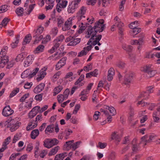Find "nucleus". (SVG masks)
<instances>
[{
	"label": "nucleus",
	"mask_w": 160,
	"mask_h": 160,
	"mask_svg": "<svg viewBox=\"0 0 160 160\" xmlns=\"http://www.w3.org/2000/svg\"><path fill=\"white\" fill-rule=\"evenodd\" d=\"M115 158V153L114 152L111 153L108 157L109 160H114Z\"/></svg>",
	"instance_id": "69168bd1"
},
{
	"label": "nucleus",
	"mask_w": 160,
	"mask_h": 160,
	"mask_svg": "<svg viewBox=\"0 0 160 160\" xmlns=\"http://www.w3.org/2000/svg\"><path fill=\"white\" fill-rule=\"evenodd\" d=\"M32 37L30 35H28L25 37L23 42V45H25L29 43L31 40Z\"/></svg>",
	"instance_id": "cd10ccee"
},
{
	"label": "nucleus",
	"mask_w": 160,
	"mask_h": 160,
	"mask_svg": "<svg viewBox=\"0 0 160 160\" xmlns=\"http://www.w3.org/2000/svg\"><path fill=\"white\" fill-rule=\"evenodd\" d=\"M66 154V153H64L57 155L55 157L54 160H62L67 156Z\"/></svg>",
	"instance_id": "5701e85b"
},
{
	"label": "nucleus",
	"mask_w": 160,
	"mask_h": 160,
	"mask_svg": "<svg viewBox=\"0 0 160 160\" xmlns=\"http://www.w3.org/2000/svg\"><path fill=\"white\" fill-rule=\"evenodd\" d=\"M101 31L100 28H99L96 26L94 25L92 28L90 26L89 27L88 30L86 32L87 35H86L85 37L87 38H89L90 37V35L92 32H93L97 34L98 32H99V31Z\"/></svg>",
	"instance_id": "0eeeda50"
},
{
	"label": "nucleus",
	"mask_w": 160,
	"mask_h": 160,
	"mask_svg": "<svg viewBox=\"0 0 160 160\" xmlns=\"http://www.w3.org/2000/svg\"><path fill=\"white\" fill-rule=\"evenodd\" d=\"M19 90V88H16L14 89L10 94L9 97L11 98L15 95L18 93Z\"/></svg>",
	"instance_id": "f704fd0d"
},
{
	"label": "nucleus",
	"mask_w": 160,
	"mask_h": 160,
	"mask_svg": "<svg viewBox=\"0 0 160 160\" xmlns=\"http://www.w3.org/2000/svg\"><path fill=\"white\" fill-rule=\"evenodd\" d=\"M114 74L115 72L114 69L112 68H110L108 71V81H111L112 80Z\"/></svg>",
	"instance_id": "2eb2a0df"
},
{
	"label": "nucleus",
	"mask_w": 160,
	"mask_h": 160,
	"mask_svg": "<svg viewBox=\"0 0 160 160\" xmlns=\"http://www.w3.org/2000/svg\"><path fill=\"white\" fill-rule=\"evenodd\" d=\"M51 36L48 35H47L45 38H43L42 41V43L43 44H46L48 42H49L51 40Z\"/></svg>",
	"instance_id": "4c0bfd02"
},
{
	"label": "nucleus",
	"mask_w": 160,
	"mask_h": 160,
	"mask_svg": "<svg viewBox=\"0 0 160 160\" xmlns=\"http://www.w3.org/2000/svg\"><path fill=\"white\" fill-rule=\"evenodd\" d=\"M151 66V65H150L144 66L141 70L142 71L144 72H146L148 74V72L152 69Z\"/></svg>",
	"instance_id": "7c9ffc66"
},
{
	"label": "nucleus",
	"mask_w": 160,
	"mask_h": 160,
	"mask_svg": "<svg viewBox=\"0 0 160 160\" xmlns=\"http://www.w3.org/2000/svg\"><path fill=\"white\" fill-rule=\"evenodd\" d=\"M112 139H114L116 141H117L118 143L120 142L121 140L118 134H117L115 132L112 133Z\"/></svg>",
	"instance_id": "a878e982"
},
{
	"label": "nucleus",
	"mask_w": 160,
	"mask_h": 160,
	"mask_svg": "<svg viewBox=\"0 0 160 160\" xmlns=\"http://www.w3.org/2000/svg\"><path fill=\"white\" fill-rule=\"evenodd\" d=\"M38 125L37 122H35L33 123L32 122H30L27 127V130L29 131L33 129L34 128L37 127Z\"/></svg>",
	"instance_id": "6ab92c4d"
},
{
	"label": "nucleus",
	"mask_w": 160,
	"mask_h": 160,
	"mask_svg": "<svg viewBox=\"0 0 160 160\" xmlns=\"http://www.w3.org/2000/svg\"><path fill=\"white\" fill-rule=\"evenodd\" d=\"M59 149V147L58 146H57L52 148L48 154L49 155L52 156L55 154L57 152Z\"/></svg>",
	"instance_id": "393cba45"
},
{
	"label": "nucleus",
	"mask_w": 160,
	"mask_h": 160,
	"mask_svg": "<svg viewBox=\"0 0 160 160\" xmlns=\"http://www.w3.org/2000/svg\"><path fill=\"white\" fill-rule=\"evenodd\" d=\"M8 6L7 5H3L0 7V13H3L7 11L8 10Z\"/></svg>",
	"instance_id": "a19ab883"
},
{
	"label": "nucleus",
	"mask_w": 160,
	"mask_h": 160,
	"mask_svg": "<svg viewBox=\"0 0 160 160\" xmlns=\"http://www.w3.org/2000/svg\"><path fill=\"white\" fill-rule=\"evenodd\" d=\"M42 94L37 95L35 97V99L37 101H41L42 99Z\"/></svg>",
	"instance_id": "e2e57ef3"
},
{
	"label": "nucleus",
	"mask_w": 160,
	"mask_h": 160,
	"mask_svg": "<svg viewBox=\"0 0 160 160\" xmlns=\"http://www.w3.org/2000/svg\"><path fill=\"white\" fill-rule=\"evenodd\" d=\"M98 74V70L95 69L93 71L87 73L86 74V78H90L91 76L96 77Z\"/></svg>",
	"instance_id": "a211bd4d"
},
{
	"label": "nucleus",
	"mask_w": 160,
	"mask_h": 160,
	"mask_svg": "<svg viewBox=\"0 0 160 160\" xmlns=\"http://www.w3.org/2000/svg\"><path fill=\"white\" fill-rule=\"evenodd\" d=\"M156 73L157 72L156 71L152 70V69H151V70L148 72V74H147V77L148 78H150L152 77L155 75Z\"/></svg>",
	"instance_id": "2f4dec72"
},
{
	"label": "nucleus",
	"mask_w": 160,
	"mask_h": 160,
	"mask_svg": "<svg viewBox=\"0 0 160 160\" xmlns=\"http://www.w3.org/2000/svg\"><path fill=\"white\" fill-rule=\"evenodd\" d=\"M80 142L78 141L76 142L75 143H72V148L73 150H75L76 148H77L78 147V146L80 145Z\"/></svg>",
	"instance_id": "5fc2aeb1"
},
{
	"label": "nucleus",
	"mask_w": 160,
	"mask_h": 160,
	"mask_svg": "<svg viewBox=\"0 0 160 160\" xmlns=\"http://www.w3.org/2000/svg\"><path fill=\"white\" fill-rule=\"evenodd\" d=\"M57 99L59 103H62L65 99H66L62 94L58 95L57 96Z\"/></svg>",
	"instance_id": "37998d69"
},
{
	"label": "nucleus",
	"mask_w": 160,
	"mask_h": 160,
	"mask_svg": "<svg viewBox=\"0 0 160 160\" xmlns=\"http://www.w3.org/2000/svg\"><path fill=\"white\" fill-rule=\"evenodd\" d=\"M11 139V138L10 136L8 137L5 140V141L3 143V146L4 147H7V145L9 143Z\"/></svg>",
	"instance_id": "de8ad7c7"
},
{
	"label": "nucleus",
	"mask_w": 160,
	"mask_h": 160,
	"mask_svg": "<svg viewBox=\"0 0 160 160\" xmlns=\"http://www.w3.org/2000/svg\"><path fill=\"white\" fill-rule=\"evenodd\" d=\"M19 38L20 35H18L16 36V41L15 42H12L11 44L12 48H15L17 46V44L19 42Z\"/></svg>",
	"instance_id": "bb28decb"
},
{
	"label": "nucleus",
	"mask_w": 160,
	"mask_h": 160,
	"mask_svg": "<svg viewBox=\"0 0 160 160\" xmlns=\"http://www.w3.org/2000/svg\"><path fill=\"white\" fill-rule=\"evenodd\" d=\"M91 156L89 155L84 156L80 160H91Z\"/></svg>",
	"instance_id": "680f3d73"
},
{
	"label": "nucleus",
	"mask_w": 160,
	"mask_h": 160,
	"mask_svg": "<svg viewBox=\"0 0 160 160\" xmlns=\"http://www.w3.org/2000/svg\"><path fill=\"white\" fill-rule=\"evenodd\" d=\"M27 56V54L25 52L21 53L18 55L16 58V60L17 62L22 61Z\"/></svg>",
	"instance_id": "f3484780"
},
{
	"label": "nucleus",
	"mask_w": 160,
	"mask_h": 160,
	"mask_svg": "<svg viewBox=\"0 0 160 160\" xmlns=\"http://www.w3.org/2000/svg\"><path fill=\"white\" fill-rule=\"evenodd\" d=\"M146 93L145 92L141 93L138 97V98H143L144 99H147L148 98L149 95L148 94V95H145Z\"/></svg>",
	"instance_id": "09e8293b"
},
{
	"label": "nucleus",
	"mask_w": 160,
	"mask_h": 160,
	"mask_svg": "<svg viewBox=\"0 0 160 160\" xmlns=\"http://www.w3.org/2000/svg\"><path fill=\"white\" fill-rule=\"evenodd\" d=\"M103 112L105 115L107 116V119L108 122H111L112 121L111 119L112 117L111 115H109L108 111L107 110H105Z\"/></svg>",
	"instance_id": "58836bf2"
},
{
	"label": "nucleus",
	"mask_w": 160,
	"mask_h": 160,
	"mask_svg": "<svg viewBox=\"0 0 160 160\" xmlns=\"http://www.w3.org/2000/svg\"><path fill=\"white\" fill-rule=\"evenodd\" d=\"M138 21H135L132 22L129 25V27L131 28H135L138 26Z\"/></svg>",
	"instance_id": "79ce46f5"
},
{
	"label": "nucleus",
	"mask_w": 160,
	"mask_h": 160,
	"mask_svg": "<svg viewBox=\"0 0 160 160\" xmlns=\"http://www.w3.org/2000/svg\"><path fill=\"white\" fill-rule=\"evenodd\" d=\"M125 65V63L122 62H119L117 63V66L121 69L123 68Z\"/></svg>",
	"instance_id": "c03bdc74"
},
{
	"label": "nucleus",
	"mask_w": 160,
	"mask_h": 160,
	"mask_svg": "<svg viewBox=\"0 0 160 160\" xmlns=\"http://www.w3.org/2000/svg\"><path fill=\"white\" fill-rule=\"evenodd\" d=\"M44 48V46L43 45H39L37 48H36V51L37 52V53L41 52L43 51Z\"/></svg>",
	"instance_id": "e433bc0d"
},
{
	"label": "nucleus",
	"mask_w": 160,
	"mask_h": 160,
	"mask_svg": "<svg viewBox=\"0 0 160 160\" xmlns=\"http://www.w3.org/2000/svg\"><path fill=\"white\" fill-rule=\"evenodd\" d=\"M39 131L38 129H36L32 130L31 133V138L32 139H35L39 135Z\"/></svg>",
	"instance_id": "412c9836"
},
{
	"label": "nucleus",
	"mask_w": 160,
	"mask_h": 160,
	"mask_svg": "<svg viewBox=\"0 0 160 160\" xmlns=\"http://www.w3.org/2000/svg\"><path fill=\"white\" fill-rule=\"evenodd\" d=\"M59 142L58 141L56 138L52 139H48L44 142L43 145L45 147L49 148L54 145H57Z\"/></svg>",
	"instance_id": "20e7f679"
},
{
	"label": "nucleus",
	"mask_w": 160,
	"mask_h": 160,
	"mask_svg": "<svg viewBox=\"0 0 160 160\" xmlns=\"http://www.w3.org/2000/svg\"><path fill=\"white\" fill-rule=\"evenodd\" d=\"M43 28L42 27H39L35 32V33L33 36V37L35 38L34 43L36 44L38 43L39 41L43 38V36L41 35V34L42 32Z\"/></svg>",
	"instance_id": "7ed1b4c3"
},
{
	"label": "nucleus",
	"mask_w": 160,
	"mask_h": 160,
	"mask_svg": "<svg viewBox=\"0 0 160 160\" xmlns=\"http://www.w3.org/2000/svg\"><path fill=\"white\" fill-rule=\"evenodd\" d=\"M64 36L62 35H61L59 37L55 39V40L57 41V42H59L61 43L62 42L64 39Z\"/></svg>",
	"instance_id": "603ef678"
},
{
	"label": "nucleus",
	"mask_w": 160,
	"mask_h": 160,
	"mask_svg": "<svg viewBox=\"0 0 160 160\" xmlns=\"http://www.w3.org/2000/svg\"><path fill=\"white\" fill-rule=\"evenodd\" d=\"M72 19L69 18L65 22L64 24L65 27H63L62 28L63 31H65L70 29V27H71L72 24Z\"/></svg>",
	"instance_id": "ddd939ff"
},
{
	"label": "nucleus",
	"mask_w": 160,
	"mask_h": 160,
	"mask_svg": "<svg viewBox=\"0 0 160 160\" xmlns=\"http://www.w3.org/2000/svg\"><path fill=\"white\" fill-rule=\"evenodd\" d=\"M103 112L105 115L107 116V119L108 122H111L112 121L111 119L112 117L111 115H109L108 111L107 110H105Z\"/></svg>",
	"instance_id": "ea45409f"
},
{
	"label": "nucleus",
	"mask_w": 160,
	"mask_h": 160,
	"mask_svg": "<svg viewBox=\"0 0 160 160\" xmlns=\"http://www.w3.org/2000/svg\"><path fill=\"white\" fill-rule=\"evenodd\" d=\"M69 92V90L68 88L66 89L64 92L63 95V96H64V98H65L66 99H67L68 98Z\"/></svg>",
	"instance_id": "4d7b16f0"
},
{
	"label": "nucleus",
	"mask_w": 160,
	"mask_h": 160,
	"mask_svg": "<svg viewBox=\"0 0 160 160\" xmlns=\"http://www.w3.org/2000/svg\"><path fill=\"white\" fill-rule=\"evenodd\" d=\"M108 110L110 113L112 114V116H114L116 114V112L114 107H111L110 108H108Z\"/></svg>",
	"instance_id": "8fccbe9b"
},
{
	"label": "nucleus",
	"mask_w": 160,
	"mask_h": 160,
	"mask_svg": "<svg viewBox=\"0 0 160 160\" xmlns=\"http://www.w3.org/2000/svg\"><path fill=\"white\" fill-rule=\"evenodd\" d=\"M80 108V105L79 104L76 105L75 107V109L73 110V113L76 114L78 111L79 110Z\"/></svg>",
	"instance_id": "052dcab7"
},
{
	"label": "nucleus",
	"mask_w": 160,
	"mask_h": 160,
	"mask_svg": "<svg viewBox=\"0 0 160 160\" xmlns=\"http://www.w3.org/2000/svg\"><path fill=\"white\" fill-rule=\"evenodd\" d=\"M74 142V140L69 141L66 142L64 145V148L67 150H68L72 148V144Z\"/></svg>",
	"instance_id": "aec40b11"
},
{
	"label": "nucleus",
	"mask_w": 160,
	"mask_h": 160,
	"mask_svg": "<svg viewBox=\"0 0 160 160\" xmlns=\"http://www.w3.org/2000/svg\"><path fill=\"white\" fill-rule=\"evenodd\" d=\"M54 125L53 124L48 126L45 130L46 133L47 134L48 132L50 133L54 131Z\"/></svg>",
	"instance_id": "b1692460"
},
{
	"label": "nucleus",
	"mask_w": 160,
	"mask_h": 160,
	"mask_svg": "<svg viewBox=\"0 0 160 160\" xmlns=\"http://www.w3.org/2000/svg\"><path fill=\"white\" fill-rule=\"evenodd\" d=\"M81 41V39L80 38H74L73 37V39L72 40V41L69 42L67 44L68 46H75L78 43H79Z\"/></svg>",
	"instance_id": "4468645a"
},
{
	"label": "nucleus",
	"mask_w": 160,
	"mask_h": 160,
	"mask_svg": "<svg viewBox=\"0 0 160 160\" xmlns=\"http://www.w3.org/2000/svg\"><path fill=\"white\" fill-rule=\"evenodd\" d=\"M136 140L133 139L132 141V150L133 152H137L138 150V146L137 144H134V143H135Z\"/></svg>",
	"instance_id": "473e14b6"
},
{
	"label": "nucleus",
	"mask_w": 160,
	"mask_h": 160,
	"mask_svg": "<svg viewBox=\"0 0 160 160\" xmlns=\"http://www.w3.org/2000/svg\"><path fill=\"white\" fill-rule=\"evenodd\" d=\"M122 48L126 51L130 52L132 49V47L130 45H126L125 44H123L122 46Z\"/></svg>",
	"instance_id": "c9c22d12"
},
{
	"label": "nucleus",
	"mask_w": 160,
	"mask_h": 160,
	"mask_svg": "<svg viewBox=\"0 0 160 160\" xmlns=\"http://www.w3.org/2000/svg\"><path fill=\"white\" fill-rule=\"evenodd\" d=\"M63 88L61 86H59L54 88V92L53 94V96H55L59 92H60L62 89Z\"/></svg>",
	"instance_id": "c85d7f7f"
},
{
	"label": "nucleus",
	"mask_w": 160,
	"mask_h": 160,
	"mask_svg": "<svg viewBox=\"0 0 160 160\" xmlns=\"http://www.w3.org/2000/svg\"><path fill=\"white\" fill-rule=\"evenodd\" d=\"M57 20L58 22V26H60L63 23V21L62 18L61 17H59V18H57Z\"/></svg>",
	"instance_id": "0e129e2a"
},
{
	"label": "nucleus",
	"mask_w": 160,
	"mask_h": 160,
	"mask_svg": "<svg viewBox=\"0 0 160 160\" xmlns=\"http://www.w3.org/2000/svg\"><path fill=\"white\" fill-rule=\"evenodd\" d=\"M67 58L64 57L60 59L56 65V69L58 70L64 66L66 64Z\"/></svg>",
	"instance_id": "9b49d317"
},
{
	"label": "nucleus",
	"mask_w": 160,
	"mask_h": 160,
	"mask_svg": "<svg viewBox=\"0 0 160 160\" xmlns=\"http://www.w3.org/2000/svg\"><path fill=\"white\" fill-rule=\"evenodd\" d=\"M38 112V111H36L35 112H31V111L28 113V117L30 118H32L35 116Z\"/></svg>",
	"instance_id": "49530a36"
},
{
	"label": "nucleus",
	"mask_w": 160,
	"mask_h": 160,
	"mask_svg": "<svg viewBox=\"0 0 160 160\" xmlns=\"http://www.w3.org/2000/svg\"><path fill=\"white\" fill-rule=\"evenodd\" d=\"M84 78V75L83 74H82L79 78L75 82L74 84L75 85H78L79 83L80 82L82 81Z\"/></svg>",
	"instance_id": "a18cd8bd"
},
{
	"label": "nucleus",
	"mask_w": 160,
	"mask_h": 160,
	"mask_svg": "<svg viewBox=\"0 0 160 160\" xmlns=\"http://www.w3.org/2000/svg\"><path fill=\"white\" fill-rule=\"evenodd\" d=\"M58 32V28L56 27L54 28L52 30V34L54 36L56 35L57 34Z\"/></svg>",
	"instance_id": "338daca9"
},
{
	"label": "nucleus",
	"mask_w": 160,
	"mask_h": 160,
	"mask_svg": "<svg viewBox=\"0 0 160 160\" xmlns=\"http://www.w3.org/2000/svg\"><path fill=\"white\" fill-rule=\"evenodd\" d=\"M20 154V153H19L12 154L10 157L9 160H13L14 158H16L17 156H18Z\"/></svg>",
	"instance_id": "774afa93"
},
{
	"label": "nucleus",
	"mask_w": 160,
	"mask_h": 160,
	"mask_svg": "<svg viewBox=\"0 0 160 160\" xmlns=\"http://www.w3.org/2000/svg\"><path fill=\"white\" fill-rule=\"evenodd\" d=\"M132 29V32L133 33L135 34V35H136L139 33L141 31V28H137V27L135 28H133Z\"/></svg>",
	"instance_id": "864d4df0"
},
{
	"label": "nucleus",
	"mask_w": 160,
	"mask_h": 160,
	"mask_svg": "<svg viewBox=\"0 0 160 160\" xmlns=\"http://www.w3.org/2000/svg\"><path fill=\"white\" fill-rule=\"evenodd\" d=\"M150 136L151 135H146L142 138L141 142L143 143L145 142L144 145H146L147 143L150 142H151V140H150Z\"/></svg>",
	"instance_id": "dca6fc26"
},
{
	"label": "nucleus",
	"mask_w": 160,
	"mask_h": 160,
	"mask_svg": "<svg viewBox=\"0 0 160 160\" xmlns=\"http://www.w3.org/2000/svg\"><path fill=\"white\" fill-rule=\"evenodd\" d=\"M154 57V54L151 53V52H147L146 53L145 58H153Z\"/></svg>",
	"instance_id": "6e6d98bb"
},
{
	"label": "nucleus",
	"mask_w": 160,
	"mask_h": 160,
	"mask_svg": "<svg viewBox=\"0 0 160 160\" xmlns=\"http://www.w3.org/2000/svg\"><path fill=\"white\" fill-rule=\"evenodd\" d=\"M39 70V68H37L33 70L32 73H29L28 70H25L21 74V77L22 78H25L28 77L29 78H31L34 75H36V73L38 72Z\"/></svg>",
	"instance_id": "39448f33"
},
{
	"label": "nucleus",
	"mask_w": 160,
	"mask_h": 160,
	"mask_svg": "<svg viewBox=\"0 0 160 160\" xmlns=\"http://www.w3.org/2000/svg\"><path fill=\"white\" fill-rule=\"evenodd\" d=\"M8 123H10V124L7 126V127H10V126H11V127L10 129L12 132L17 129L18 128L19 125L21 124L20 122H17L16 123V121L14 119H12L8 120L4 124L5 125Z\"/></svg>",
	"instance_id": "f03ea898"
},
{
	"label": "nucleus",
	"mask_w": 160,
	"mask_h": 160,
	"mask_svg": "<svg viewBox=\"0 0 160 160\" xmlns=\"http://www.w3.org/2000/svg\"><path fill=\"white\" fill-rule=\"evenodd\" d=\"M14 112L10 108L9 105L5 107L2 110V114L6 117H8L11 115Z\"/></svg>",
	"instance_id": "1a4fd4ad"
},
{
	"label": "nucleus",
	"mask_w": 160,
	"mask_h": 160,
	"mask_svg": "<svg viewBox=\"0 0 160 160\" xmlns=\"http://www.w3.org/2000/svg\"><path fill=\"white\" fill-rule=\"evenodd\" d=\"M78 4L76 2V1L74 2H72L68 6V11L69 13H72L74 12L75 9L78 7Z\"/></svg>",
	"instance_id": "9d476101"
},
{
	"label": "nucleus",
	"mask_w": 160,
	"mask_h": 160,
	"mask_svg": "<svg viewBox=\"0 0 160 160\" xmlns=\"http://www.w3.org/2000/svg\"><path fill=\"white\" fill-rule=\"evenodd\" d=\"M87 53V52L86 51V50L83 49L81 52H79L78 55V57H81L83 55H86Z\"/></svg>",
	"instance_id": "13d9d810"
},
{
	"label": "nucleus",
	"mask_w": 160,
	"mask_h": 160,
	"mask_svg": "<svg viewBox=\"0 0 160 160\" xmlns=\"http://www.w3.org/2000/svg\"><path fill=\"white\" fill-rule=\"evenodd\" d=\"M45 86L44 83H41L34 88L33 92L36 93L40 92L44 89Z\"/></svg>",
	"instance_id": "f8f14e48"
},
{
	"label": "nucleus",
	"mask_w": 160,
	"mask_h": 160,
	"mask_svg": "<svg viewBox=\"0 0 160 160\" xmlns=\"http://www.w3.org/2000/svg\"><path fill=\"white\" fill-rule=\"evenodd\" d=\"M102 38V35H99L96 36L95 40L92 42V45L94 46L97 44V41H100Z\"/></svg>",
	"instance_id": "72a5a7b5"
},
{
	"label": "nucleus",
	"mask_w": 160,
	"mask_h": 160,
	"mask_svg": "<svg viewBox=\"0 0 160 160\" xmlns=\"http://www.w3.org/2000/svg\"><path fill=\"white\" fill-rule=\"evenodd\" d=\"M8 123H10V124L7 126V127H10V126H11V127L10 129L12 132L17 129L18 128L19 125L21 124L20 122H17L16 123V121L14 119H12L8 120L4 124L5 125Z\"/></svg>",
	"instance_id": "f257e3e1"
},
{
	"label": "nucleus",
	"mask_w": 160,
	"mask_h": 160,
	"mask_svg": "<svg viewBox=\"0 0 160 160\" xmlns=\"http://www.w3.org/2000/svg\"><path fill=\"white\" fill-rule=\"evenodd\" d=\"M23 9L21 7L17 8L16 10V12L18 16H21L23 14Z\"/></svg>",
	"instance_id": "c756f323"
},
{
	"label": "nucleus",
	"mask_w": 160,
	"mask_h": 160,
	"mask_svg": "<svg viewBox=\"0 0 160 160\" xmlns=\"http://www.w3.org/2000/svg\"><path fill=\"white\" fill-rule=\"evenodd\" d=\"M40 76L38 77L37 78L38 81H40L43 78L46 74V72H45V70H43V69H42L40 71Z\"/></svg>",
	"instance_id": "4be33fe9"
},
{
	"label": "nucleus",
	"mask_w": 160,
	"mask_h": 160,
	"mask_svg": "<svg viewBox=\"0 0 160 160\" xmlns=\"http://www.w3.org/2000/svg\"><path fill=\"white\" fill-rule=\"evenodd\" d=\"M87 8L84 6H82L77 13L76 17L78 21L83 20L85 19V16L84 15L86 12Z\"/></svg>",
	"instance_id": "423d86ee"
},
{
	"label": "nucleus",
	"mask_w": 160,
	"mask_h": 160,
	"mask_svg": "<svg viewBox=\"0 0 160 160\" xmlns=\"http://www.w3.org/2000/svg\"><path fill=\"white\" fill-rule=\"evenodd\" d=\"M68 2L67 1H62L58 5L60 6L62 8H64L66 6Z\"/></svg>",
	"instance_id": "3c124183"
},
{
	"label": "nucleus",
	"mask_w": 160,
	"mask_h": 160,
	"mask_svg": "<svg viewBox=\"0 0 160 160\" xmlns=\"http://www.w3.org/2000/svg\"><path fill=\"white\" fill-rule=\"evenodd\" d=\"M133 76V74L132 72H129L126 73L124 76L123 83L125 85H129L131 82Z\"/></svg>",
	"instance_id": "6e6552de"
},
{
	"label": "nucleus",
	"mask_w": 160,
	"mask_h": 160,
	"mask_svg": "<svg viewBox=\"0 0 160 160\" xmlns=\"http://www.w3.org/2000/svg\"><path fill=\"white\" fill-rule=\"evenodd\" d=\"M9 20H10L8 19L7 18H5L2 20V26H6Z\"/></svg>",
	"instance_id": "bf43d9fd"
}]
</instances>
